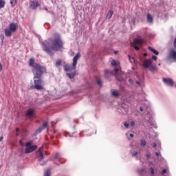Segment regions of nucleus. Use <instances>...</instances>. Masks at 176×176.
Returning a JSON list of instances; mask_svg holds the SVG:
<instances>
[{
    "label": "nucleus",
    "instance_id": "obj_1",
    "mask_svg": "<svg viewBox=\"0 0 176 176\" xmlns=\"http://www.w3.org/2000/svg\"><path fill=\"white\" fill-rule=\"evenodd\" d=\"M30 67H32V72L33 74L34 85H32L33 89L36 90H43V74H46V67L35 63V58H31L29 60Z\"/></svg>",
    "mask_w": 176,
    "mask_h": 176
},
{
    "label": "nucleus",
    "instance_id": "obj_2",
    "mask_svg": "<svg viewBox=\"0 0 176 176\" xmlns=\"http://www.w3.org/2000/svg\"><path fill=\"white\" fill-rule=\"evenodd\" d=\"M54 38H49L47 40L41 42L43 50L47 54H50V56L54 54L53 50L61 52L63 50V46H64L60 34L55 33Z\"/></svg>",
    "mask_w": 176,
    "mask_h": 176
},
{
    "label": "nucleus",
    "instance_id": "obj_3",
    "mask_svg": "<svg viewBox=\"0 0 176 176\" xmlns=\"http://www.w3.org/2000/svg\"><path fill=\"white\" fill-rule=\"evenodd\" d=\"M152 59H146L143 62L144 68L149 69V71L153 72V71H157V67L156 65H153Z\"/></svg>",
    "mask_w": 176,
    "mask_h": 176
},
{
    "label": "nucleus",
    "instance_id": "obj_4",
    "mask_svg": "<svg viewBox=\"0 0 176 176\" xmlns=\"http://www.w3.org/2000/svg\"><path fill=\"white\" fill-rule=\"evenodd\" d=\"M25 153H31L35 151V149H37L38 146L33 145L32 146V141L28 142L25 145Z\"/></svg>",
    "mask_w": 176,
    "mask_h": 176
},
{
    "label": "nucleus",
    "instance_id": "obj_5",
    "mask_svg": "<svg viewBox=\"0 0 176 176\" xmlns=\"http://www.w3.org/2000/svg\"><path fill=\"white\" fill-rule=\"evenodd\" d=\"M42 149H43V146H42L37 151H36V156L38 159V162H40L41 166H45L46 162H42V160L45 159V155H43V153H42Z\"/></svg>",
    "mask_w": 176,
    "mask_h": 176
},
{
    "label": "nucleus",
    "instance_id": "obj_6",
    "mask_svg": "<svg viewBox=\"0 0 176 176\" xmlns=\"http://www.w3.org/2000/svg\"><path fill=\"white\" fill-rule=\"evenodd\" d=\"M117 112L119 113L120 115H126V113L129 112V107L127 104H123L117 109Z\"/></svg>",
    "mask_w": 176,
    "mask_h": 176
},
{
    "label": "nucleus",
    "instance_id": "obj_7",
    "mask_svg": "<svg viewBox=\"0 0 176 176\" xmlns=\"http://www.w3.org/2000/svg\"><path fill=\"white\" fill-rule=\"evenodd\" d=\"M39 1L35 0L30 2V9H32V10H35L37 9L38 7L40 6Z\"/></svg>",
    "mask_w": 176,
    "mask_h": 176
},
{
    "label": "nucleus",
    "instance_id": "obj_8",
    "mask_svg": "<svg viewBox=\"0 0 176 176\" xmlns=\"http://www.w3.org/2000/svg\"><path fill=\"white\" fill-rule=\"evenodd\" d=\"M80 58V54L78 53L74 58H73V63L72 67L74 69H76V65L78 64V60Z\"/></svg>",
    "mask_w": 176,
    "mask_h": 176
},
{
    "label": "nucleus",
    "instance_id": "obj_9",
    "mask_svg": "<svg viewBox=\"0 0 176 176\" xmlns=\"http://www.w3.org/2000/svg\"><path fill=\"white\" fill-rule=\"evenodd\" d=\"M35 116V110L34 109H28L26 111V117L31 119V118H34Z\"/></svg>",
    "mask_w": 176,
    "mask_h": 176
},
{
    "label": "nucleus",
    "instance_id": "obj_10",
    "mask_svg": "<svg viewBox=\"0 0 176 176\" xmlns=\"http://www.w3.org/2000/svg\"><path fill=\"white\" fill-rule=\"evenodd\" d=\"M48 126H49V122H45L43 123L41 126H38V129L36 130L35 133H41V131H42L43 130H45V129H47Z\"/></svg>",
    "mask_w": 176,
    "mask_h": 176
},
{
    "label": "nucleus",
    "instance_id": "obj_11",
    "mask_svg": "<svg viewBox=\"0 0 176 176\" xmlns=\"http://www.w3.org/2000/svg\"><path fill=\"white\" fill-rule=\"evenodd\" d=\"M169 58H171L172 60H174V61L176 62V50L174 49H171L169 52Z\"/></svg>",
    "mask_w": 176,
    "mask_h": 176
},
{
    "label": "nucleus",
    "instance_id": "obj_12",
    "mask_svg": "<svg viewBox=\"0 0 176 176\" xmlns=\"http://www.w3.org/2000/svg\"><path fill=\"white\" fill-rule=\"evenodd\" d=\"M145 120L149 123V124H155V121L153 120V117L151 116L150 114H146L145 117Z\"/></svg>",
    "mask_w": 176,
    "mask_h": 176
},
{
    "label": "nucleus",
    "instance_id": "obj_13",
    "mask_svg": "<svg viewBox=\"0 0 176 176\" xmlns=\"http://www.w3.org/2000/svg\"><path fill=\"white\" fill-rule=\"evenodd\" d=\"M162 80L166 85H169V86H174V81L171 78H164Z\"/></svg>",
    "mask_w": 176,
    "mask_h": 176
},
{
    "label": "nucleus",
    "instance_id": "obj_14",
    "mask_svg": "<svg viewBox=\"0 0 176 176\" xmlns=\"http://www.w3.org/2000/svg\"><path fill=\"white\" fill-rule=\"evenodd\" d=\"M133 43L134 45L141 46L142 45H144V40H142L141 38H136L133 39Z\"/></svg>",
    "mask_w": 176,
    "mask_h": 176
},
{
    "label": "nucleus",
    "instance_id": "obj_15",
    "mask_svg": "<svg viewBox=\"0 0 176 176\" xmlns=\"http://www.w3.org/2000/svg\"><path fill=\"white\" fill-rule=\"evenodd\" d=\"M12 32H16L17 30V24L14 23H11L10 27L8 28Z\"/></svg>",
    "mask_w": 176,
    "mask_h": 176
},
{
    "label": "nucleus",
    "instance_id": "obj_16",
    "mask_svg": "<svg viewBox=\"0 0 176 176\" xmlns=\"http://www.w3.org/2000/svg\"><path fill=\"white\" fill-rule=\"evenodd\" d=\"M113 74V72L109 69L104 71V77L107 78V79H109L111 78V76Z\"/></svg>",
    "mask_w": 176,
    "mask_h": 176
},
{
    "label": "nucleus",
    "instance_id": "obj_17",
    "mask_svg": "<svg viewBox=\"0 0 176 176\" xmlns=\"http://www.w3.org/2000/svg\"><path fill=\"white\" fill-rule=\"evenodd\" d=\"M6 36H12V32L9 28H7L4 30Z\"/></svg>",
    "mask_w": 176,
    "mask_h": 176
},
{
    "label": "nucleus",
    "instance_id": "obj_18",
    "mask_svg": "<svg viewBox=\"0 0 176 176\" xmlns=\"http://www.w3.org/2000/svg\"><path fill=\"white\" fill-rule=\"evenodd\" d=\"M64 69L66 72H71L72 71H73L74 69V66L71 67L69 65H65V66L64 67Z\"/></svg>",
    "mask_w": 176,
    "mask_h": 176
},
{
    "label": "nucleus",
    "instance_id": "obj_19",
    "mask_svg": "<svg viewBox=\"0 0 176 176\" xmlns=\"http://www.w3.org/2000/svg\"><path fill=\"white\" fill-rule=\"evenodd\" d=\"M147 22L150 23L151 24L153 23V16L149 13L147 14Z\"/></svg>",
    "mask_w": 176,
    "mask_h": 176
},
{
    "label": "nucleus",
    "instance_id": "obj_20",
    "mask_svg": "<svg viewBox=\"0 0 176 176\" xmlns=\"http://www.w3.org/2000/svg\"><path fill=\"white\" fill-rule=\"evenodd\" d=\"M66 75L67 76H69V79H74V76H76V72L67 73Z\"/></svg>",
    "mask_w": 176,
    "mask_h": 176
},
{
    "label": "nucleus",
    "instance_id": "obj_21",
    "mask_svg": "<svg viewBox=\"0 0 176 176\" xmlns=\"http://www.w3.org/2000/svg\"><path fill=\"white\" fill-rule=\"evenodd\" d=\"M148 50H150V52H152V53H153L156 56H159V52H157V50L153 49L152 47L149 46Z\"/></svg>",
    "mask_w": 176,
    "mask_h": 176
},
{
    "label": "nucleus",
    "instance_id": "obj_22",
    "mask_svg": "<svg viewBox=\"0 0 176 176\" xmlns=\"http://www.w3.org/2000/svg\"><path fill=\"white\" fill-rule=\"evenodd\" d=\"M64 137H69L72 138V137H75V133H63Z\"/></svg>",
    "mask_w": 176,
    "mask_h": 176
},
{
    "label": "nucleus",
    "instance_id": "obj_23",
    "mask_svg": "<svg viewBox=\"0 0 176 176\" xmlns=\"http://www.w3.org/2000/svg\"><path fill=\"white\" fill-rule=\"evenodd\" d=\"M113 97H119L120 96V93L118 90H114L112 91Z\"/></svg>",
    "mask_w": 176,
    "mask_h": 176
},
{
    "label": "nucleus",
    "instance_id": "obj_24",
    "mask_svg": "<svg viewBox=\"0 0 176 176\" xmlns=\"http://www.w3.org/2000/svg\"><path fill=\"white\" fill-rule=\"evenodd\" d=\"M52 175V171L50 169H47L44 172V175L43 176H51Z\"/></svg>",
    "mask_w": 176,
    "mask_h": 176
},
{
    "label": "nucleus",
    "instance_id": "obj_25",
    "mask_svg": "<svg viewBox=\"0 0 176 176\" xmlns=\"http://www.w3.org/2000/svg\"><path fill=\"white\" fill-rule=\"evenodd\" d=\"M5 5H6L5 0H0V9H3V8H5Z\"/></svg>",
    "mask_w": 176,
    "mask_h": 176
},
{
    "label": "nucleus",
    "instance_id": "obj_26",
    "mask_svg": "<svg viewBox=\"0 0 176 176\" xmlns=\"http://www.w3.org/2000/svg\"><path fill=\"white\" fill-rule=\"evenodd\" d=\"M113 15V10H110L108 12V13H107V17L108 19H111Z\"/></svg>",
    "mask_w": 176,
    "mask_h": 176
},
{
    "label": "nucleus",
    "instance_id": "obj_27",
    "mask_svg": "<svg viewBox=\"0 0 176 176\" xmlns=\"http://www.w3.org/2000/svg\"><path fill=\"white\" fill-rule=\"evenodd\" d=\"M10 3L12 8H14L17 3V1L16 0H10Z\"/></svg>",
    "mask_w": 176,
    "mask_h": 176
},
{
    "label": "nucleus",
    "instance_id": "obj_28",
    "mask_svg": "<svg viewBox=\"0 0 176 176\" xmlns=\"http://www.w3.org/2000/svg\"><path fill=\"white\" fill-rule=\"evenodd\" d=\"M60 65H63V60L61 59L56 60V67H60Z\"/></svg>",
    "mask_w": 176,
    "mask_h": 176
},
{
    "label": "nucleus",
    "instance_id": "obj_29",
    "mask_svg": "<svg viewBox=\"0 0 176 176\" xmlns=\"http://www.w3.org/2000/svg\"><path fill=\"white\" fill-rule=\"evenodd\" d=\"M129 60L130 63H133L135 61V59L133 57H131V56L128 55Z\"/></svg>",
    "mask_w": 176,
    "mask_h": 176
},
{
    "label": "nucleus",
    "instance_id": "obj_30",
    "mask_svg": "<svg viewBox=\"0 0 176 176\" xmlns=\"http://www.w3.org/2000/svg\"><path fill=\"white\" fill-rule=\"evenodd\" d=\"M138 155V151H133L131 152L132 157H135Z\"/></svg>",
    "mask_w": 176,
    "mask_h": 176
},
{
    "label": "nucleus",
    "instance_id": "obj_31",
    "mask_svg": "<svg viewBox=\"0 0 176 176\" xmlns=\"http://www.w3.org/2000/svg\"><path fill=\"white\" fill-rule=\"evenodd\" d=\"M140 145L141 146H145L146 145V142L145 140H141Z\"/></svg>",
    "mask_w": 176,
    "mask_h": 176
},
{
    "label": "nucleus",
    "instance_id": "obj_32",
    "mask_svg": "<svg viewBox=\"0 0 176 176\" xmlns=\"http://www.w3.org/2000/svg\"><path fill=\"white\" fill-rule=\"evenodd\" d=\"M61 154L57 153L55 156H54V159H56V160H58V159H60L61 157Z\"/></svg>",
    "mask_w": 176,
    "mask_h": 176
},
{
    "label": "nucleus",
    "instance_id": "obj_33",
    "mask_svg": "<svg viewBox=\"0 0 176 176\" xmlns=\"http://www.w3.org/2000/svg\"><path fill=\"white\" fill-rule=\"evenodd\" d=\"M96 82H97V85H98V86H100V87L101 86H102V81L101 80L97 79Z\"/></svg>",
    "mask_w": 176,
    "mask_h": 176
},
{
    "label": "nucleus",
    "instance_id": "obj_34",
    "mask_svg": "<svg viewBox=\"0 0 176 176\" xmlns=\"http://www.w3.org/2000/svg\"><path fill=\"white\" fill-rule=\"evenodd\" d=\"M150 171L152 175H155V169L153 167L150 168Z\"/></svg>",
    "mask_w": 176,
    "mask_h": 176
},
{
    "label": "nucleus",
    "instance_id": "obj_35",
    "mask_svg": "<svg viewBox=\"0 0 176 176\" xmlns=\"http://www.w3.org/2000/svg\"><path fill=\"white\" fill-rule=\"evenodd\" d=\"M111 65H113V67H116V65H118V63H116V60H112Z\"/></svg>",
    "mask_w": 176,
    "mask_h": 176
},
{
    "label": "nucleus",
    "instance_id": "obj_36",
    "mask_svg": "<svg viewBox=\"0 0 176 176\" xmlns=\"http://www.w3.org/2000/svg\"><path fill=\"white\" fill-rule=\"evenodd\" d=\"M124 127H126V129H129L130 124H129V122H124Z\"/></svg>",
    "mask_w": 176,
    "mask_h": 176
},
{
    "label": "nucleus",
    "instance_id": "obj_37",
    "mask_svg": "<svg viewBox=\"0 0 176 176\" xmlns=\"http://www.w3.org/2000/svg\"><path fill=\"white\" fill-rule=\"evenodd\" d=\"M138 173L139 174H142V173H144V168H139V169H138Z\"/></svg>",
    "mask_w": 176,
    "mask_h": 176
},
{
    "label": "nucleus",
    "instance_id": "obj_38",
    "mask_svg": "<svg viewBox=\"0 0 176 176\" xmlns=\"http://www.w3.org/2000/svg\"><path fill=\"white\" fill-rule=\"evenodd\" d=\"M133 49H135V50L138 51V50H140V47H139V46H137V45H135V46L133 47Z\"/></svg>",
    "mask_w": 176,
    "mask_h": 176
},
{
    "label": "nucleus",
    "instance_id": "obj_39",
    "mask_svg": "<svg viewBox=\"0 0 176 176\" xmlns=\"http://www.w3.org/2000/svg\"><path fill=\"white\" fill-rule=\"evenodd\" d=\"M152 59L154 60V61H156V60H157V56L154 55L152 56Z\"/></svg>",
    "mask_w": 176,
    "mask_h": 176
},
{
    "label": "nucleus",
    "instance_id": "obj_40",
    "mask_svg": "<svg viewBox=\"0 0 176 176\" xmlns=\"http://www.w3.org/2000/svg\"><path fill=\"white\" fill-rule=\"evenodd\" d=\"M129 83H131V85H133V83H134V80L132 78H130L129 80Z\"/></svg>",
    "mask_w": 176,
    "mask_h": 176
},
{
    "label": "nucleus",
    "instance_id": "obj_41",
    "mask_svg": "<svg viewBox=\"0 0 176 176\" xmlns=\"http://www.w3.org/2000/svg\"><path fill=\"white\" fill-rule=\"evenodd\" d=\"M2 69H3V67L2 66V63L0 62V72H2Z\"/></svg>",
    "mask_w": 176,
    "mask_h": 176
},
{
    "label": "nucleus",
    "instance_id": "obj_42",
    "mask_svg": "<svg viewBox=\"0 0 176 176\" xmlns=\"http://www.w3.org/2000/svg\"><path fill=\"white\" fill-rule=\"evenodd\" d=\"M19 144H20V145H21V146H25L24 143L23 142V140H19Z\"/></svg>",
    "mask_w": 176,
    "mask_h": 176
},
{
    "label": "nucleus",
    "instance_id": "obj_43",
    "mask_svg": "<svg viewBox=\"0 0 176 176\" xmlns=\"http://www.w3.org/2000/svg\"><path fill=\"white\" fill-rule=\"evenodd\" d=\"M167 173V169H163L162 171V174H166Z\"/></svg>",
    "mask_w": 176,
    "mask_h": 176
},
{
    "label": "nucleus",
    "instance_id": "obj_44",
    "mask_svg": "<svg viewBox=\"0 0 176 176\" xmlns=\"http://www.w3.org/2000/svg\"><path fill=\"white\" fill-rule=\"evenodd\" d=\"M130 124L131 126H134L135 124V122L134 121H131Z\"/></svg>",
    "mask_w": 176,
    "mask_h": 176
},
{
    "label": "nucleus",
    "instance_id": "obj_45",
    "mask_svg": "<svg viewBox=\"0 0 176 176\" xmlns=\"http://www.w3.org/2000/svg\"><path fill=\"white\" fill-rule=\"evenodd\" d=\"M0 38H1V41H3L5 36H3V34H1Z\"/></svg>",
    "mask_w": 176,
    "mask_h": 176
},
{
    "label": "nucleus",
    "instance_id": "obj_46",
    "mask_svg": "<svg viewBox=\"0 0 176 176\" xmlns=\"http://www.w3.org/2000/svg\"><path fill=\"white\" fill-rule=\"evenodd\" d=\"M140 112H144V107H140Z\"/></svg>",
    "mask_w": 176,
    "mask_h": 176
},
{
    "label": "nucleus",
    "instance_id": "obj_47",
    "mask_svg": "<svg viewBox=\"0 0 176 176\" xmlns=\"http://www.w3.org/2000/svg\"><path fill=\"white\" fill-rule=\"evenodd\" d=\"M114 72L116 74H117V72H119V69H118V68L114 69Z\"/></svg>",
    "mask_w": 176,
    "mask_h": 176
},
{
    "label": "nucleus",
    "instance_id": "obj_48",
    "mask_svg": "<svg viewBox=\"0 0 176 176\" xmlns=\"http://www.w3.org/2000/svg\"><path fill=\"white\" fill-rule=\"evenodd\" d=\"M129 137H130L131 138H134V134L130 133V134H129Z\"/></svg>",
    "mask_w": 176,
    "mask_h": 176
},
{
    "label": "nucleus",
    "instance_id": "obj_49",
    "mask_svg": "<svg viewBox=\"0 0 176 176\" xmlns=\"http://www.w3.org/2000/svg\"><path fill=\"white\" fill-rule=\"evenodd\" d=\"M153 148H156L157 146V144L153 143Z\"/></svg>",
    "mask_w": 176,
    "mask_h": 176
},
{
    "label": "nucleus",
    "instance_id": "obj_50",
    "mask_svg": "<svg viewBox=\"0 0 176 176\" xmlns=\"http://www.w3.org/2000/svg\"><path fill=\"white\" fill-rule=\"evenodd\" d=\"M136 85L141 86V82L140 81H136Z\"/></svg>",
    "mask_w": 176,
    "mask_h": 176
},
{
    "label": "nucleus",
    "instance_id": "obj_51",
    "mask_svg": "<svg viewBox=\"0 0 176 176\" xmlns=\"http://www.w3.org/2000/svg\"><path fill=\"white\" fill-rule=\"evenodd\" d=\"M126 137H127L128 140H131L130 138L129 137V133H126Z\"/></svg>",
    "mask_w": 176,
    "mask_h": 176
},
{
    "label": "nucleus",
    "instance_id": "obj_52",
    "mask_svg": "<svg viewBox=\"0 0 176 176\" xmlns=\"http://www.w3.org/2000/svg\"><path fill=\"white\" fill-rule=\"evenodd\" d=\"M151 157V155L149 154H146V158L148 159Z\"/></svg>",
    "mask_w": 176,
    "mask_h": 176
},
{
    "label": "nucleus",
    "instance_id": "obj_53",
    "mask_svg": "<svg viewBox=\"0 0 176 176\" xmlns=\"http://www.w3.org/2000/svg\"><path fill=\"white\" fill-rule=\"evenodd\" d=\"M16 133H19L20 131V129L19 128H16Z\"/></svg>",
    "mask_w": 176,
    "mask_h": 176
},
{
    "label": "nucleus",
    "instance_id": "obj_54",
    "mask_svg": "<svg viewBox=\"0 0 176 176\" xmlns=\"http://www.w3.org/2000/svg\"><path fill=\"white\" fill-rule=\"evenodd\" d=\"M3 136H1V137H0V142H1V141H3Z\"/></svg>",
    "mask_w": 176,
    "mask_h": 176
},
{
    "label": "nucleus",
    "instance_id": "obj_55",
    "mask_svg": "<svg viewBox=\"0 0 176 176\" xmlns=\"http://www.w3.org/2000/svg\"><path fill=\"white\" fill-rule=\"evenodd\" d=\"M146 56H148V54H147V53H144V57H146Z\"/></svg>",
    "mask_w": 176,
    "mask_h": 176
},
{
    "label": "nucleus",
    "instance_id": "obj_56",
    "mask_svg": "<svg viewBox=\"0 0 176 176\" xmlns=\"http://www.w3.org/2000/svg\"><path fill=\"white\" fill-rule=\"evenodd\" d=\"M155 156L159 157V153H155Z\"/></svg>",
    "mask_w": 176,
    "mask_h": 176
},
{
    "label": "nucleus",
    "instance_id": "obj_57",
    "mask_svg": "<svg viewBox=\"0 0 176 176\" xmlns=\"http://www.w3.org/2000/svg\"><path fill=\"white\" fill-rule=\"evenodd\" d=\"M45 10H46L47 12L48 9L47 8H44Z\"/></svg>",
    "mask_w": 176,
    "mask_h": 176
},
{
    "label": "nucleus",
    "instance_id": "obj_58",
    "mask_svg": "<svg viewBox=\"0 0 176 176\" xmlns=\"http://www.w3.org/2000/svg\"><path fill=\"white\" fill-rule=\"evenodd\" d=\"M115 54H118V51H115Z\"/></svg>",
    "mask_w": 176,
    "mask_h": 176
},
{
    "label": "nucleus",
    "instance_id": "obj_59",
    "mask_svg": "<svg viewBox=\"0 0 176 176\" xmlns=\"http://www.w3.org/2000/svg\"><path fill=\"white\" fill-rule=\"evenodd\" d=\"M50 138H51V139H53V136H50Z\"/></svg>",
    "mask_w": 176,
    "mask_h": 176
},
{
    "label": "nucleus",
    "instance_id": "obj_60",
    "mask_svg": "<svg viewBox=\"0 0 176 176\" xmlns=\"http://www.w3.org/2000/svg\"><path fill=\"white\" fill-rule=\"evenodd\" d=\"M90 135H87L88 137H90Z\"/></svg>",
    "mask_w": 176,
    "mask_h": 176
},
{
    "label": "nucleus",
    "instance_id": "obj_61",
    "mask_svg": "<svg viewBox=\"0 0 176 176\" xmlns=\"http://www.w3.org/2000/svg\"><path fill=\"white\" fill-rule=\"evenodd\" d=\"M78 135H80V133H79Z\"/></svg>",
    "mask_w": 176,
    "mask_h": 176
},
{
    "label": "nucleus",
    "instance_id": "obj_62",
    "mask_svg": "<svg viewBox=\"0 0 176 176\" xmlns=\"http://www.w3.org/2000/svg\"><path fill=\"white\" fill-rule=\"evenodd\" d=\"M132 69H134V67H132Z\"/></svg>",
    "mask_w": 176,
    "mask_h": 176
},
{
    "label": "nucleus",
    "instance_id": "obj_63",
    "mask_svg": "<svg viewBox=\"0 0 176 176\" xmlns=\"http://www.w3.org/2000/svg\"><path fill=\"white\" fill-rule=\"evenodd\" d=\"M36 134H38V133H35V135H36Z\"/></svg>",
    "mask_w": 176,
    "mask_h": 176
},
{
    "label": "nucleus",
    "instance_id": "obj_64",
    "mask_svg": "<svg viewBox=\"0 0 176 176\" xmlns=\"http://www.w3.org/2000/svg\"><path fill=\"white\" fill-rule=\"evenodd\" d=\"M158 65H160V63H159Z\"/></svg>",
    "mask_w": 176,
    "mask_h": 176
}]
</instances>
